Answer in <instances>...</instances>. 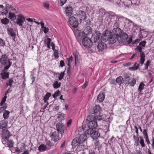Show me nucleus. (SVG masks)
<instances>
[{
  "mask_svg": "<svg viewBox=\"0 0 154 154\" xmlns=\"http://www.w3.org/2000/svg\"><path fill=\"white\" fill-rule=\"evenodd\" d=\"M87 134L85 133L81 135L79 137H76L74 139L72 142V145L73 147L77 146V149L79 151L83 149L84 147L82 145V143L86 141L88 137Z\"/></svg>",
  "mask_w": 154,
  "mask_h": 154,
  "instance_id": "1",
  "label": "nucleus"
},
{
  "mask_svg": "<svg viewBox=\"0 0 154 154\" xmlns=\"http://www.w3.org/2000/svg\"><path fill=\"white\" fill-rule=\"evenodd\" d=\"M13 60L14 61V59H9L8 56L5 54L2 55L0 58V63L1 65L5 66L4 70H7L10 67L12 62L11 61Z\"/></svg>",
  "mask_w": 154,
  "mask_h": 154,
  "instance_id": "2",
  "label": "nucleus"
},
{
  "mask_svg": "<svg viewBox=\"0 0 154 154\" xmlns=\"http://www.w3.org/2000/svg\"><path fill=\"white\" fill-rule=\"evenodd\" d=\"M86 120L89 122L87 124V126L89 128L94 129L97 127L98 125L96 119L93 117V115L88 116Z\"/></svg>",
  "mask_w": 154,
  "mask_h": 154,
  "instance_id": "3",
  "label": "nucleus"
},
{
  "mask_svg": "<svg viewBox=\"0 0 154 154\" xmlns=\"http://www.w3.org/2000/svg\"><path fill=\"white\" fill-rule=\"evenodd\" d=\"M85 133L88 136L91 137L93 139H97L100 136V133L98 131L94 130L93 129L89 128L85 131Z\"/></svg>",
  "mask_w": 154,
  "mask_h": 154,
  "instance_id": "4",
  "label": "nucleus"
},
{
  "mask_svg": "<svg viewBox=\"0 0 154 154\" xmlns=\"http://www.w3.org/2000/svg\"><path fill=\"white\" fill-rule=\"evenodd\" d=\"M142 47L138 46L136 48L135 50L140 53V63L141 66H142L144 64L145 60V54L142 51Z\"/></svg>",
  "mask_w": 154,
  "mask_h": 154,
  "instance_id": "5",
  "label": "nucleus"
},
{
  "mask_svg": "<svg viewBox=\"0 0 154 154\" xmlns=\"http://www.w3.org/2000/svg\"><path fill=\"white\" fill-rule=\"evenodd\" d=\"M112 35L111 32L108 30H107L103 32L101 36V40L102 41L106 42L108 40Z\"/></svg>",
  "mask_w": 154,
  "mask_h": 154,
  "instance_id": "6",
  "label": "nucleus"
},
{
  "mask_svg": "<svg viewBox=\"0 0 154 154\" xmlns=\"http://www.w3.org/2000/svg\"><path fill=\"white\" fill-rule=\"evenodd\" d=\"M94 32L92 33L91 38L94 43H98L100 41L101 34L100 31L97 30H95Z\"/></svg>",
  "mask_w": 154,
  "mask_h": 154,
  "instance_id": "7",
  "label": "nucleus"
},
{
  "mask_svg": "<svg viewBox=\"0 0 154 154\" xmlns=\"http://www.w3.org/2000/svg\"><path fill=\"white\" fill-rule=\"evenodd\" d=\"M92 41L91 39L85 37L82 39V44L85 47L89 48L93 45Z\"/></svg>",
  "mask_w": 154,
  "mask_h": 154,
  "instance_id": "8",
  "label": "nucleus"
},
{
  "mask_svg": "<svg viewBox=\"0 0 154 154\" xmlns=\"http://www.w3.org/2000/svg\"><path fill=\"white\" fill-rule=\"evenodd\" d=\"M128 38L127 34L126 32H122L120 35L118 37V41L119 43H122L126 42Z\"/></svg>",
  "mask_w": 154,
  "mask_h": 154,
  "instance_id": "9",
  "label": "nucleus"
},
{
  "mask_svg": "<svg viewBox=\"0 0 154 154\" xmlns=\"http://www.w3.org/2000/svg\"><path fill=\"white\" fill-rule=\"evenodd\" d=\"M76 15L81 21L85 20L87 18L85 12L82 10H79L76 13Z\"/></svg>",
  "mask_w": 154,
  "mask_h": 154,
  "instance_id": "10",
  "label": "nucleus"
},
{
  "mask_svg": "<svg viewBox=\"0 0 154 154\" xmlns=\"http://www.w3.org/2000/svg\"><path fill=\"white\" fill-rule=\"evenodd\" d=\"M107 13L109 15L111 20H113L115 21L114 25L116 26H118L119 25V23L117 20V18L119 17V15H116L115 13L111 11H108Z\"/></svg>",
  "mask_w": 154,
  "mask_h": 154,
  "instance_id": "11",
  "label": "nucleus"
},
{
  "mask_svg": "<svg viewBox=\"0 0 154 154\" xmlns=\"http://www.w3.org/2000/svg\"><path fill=\"white\" fill-rule=\"evenodd\" d=\"M91 28L89 26H87L85 27L83 31V33H79L78 36L80 37L81 36L82 37V35L84 34L85 35H88L91 33Z\"/></svg>",
  "mask_w": 154,
  "mask_h": 154,
  "instance_id": "12",
  "label": "nucleus"
},
{
  "mask_svg": "<svg viewBox=\"0 0 154 154\" xmlns=\"http://www.w3.org/2000/svg\"><path fill=\"white\" fill-rule=\"evenodd\" d=\"M69 23L73 27H76L78 25V20L73 17H71L69 18Z\"/></svg>",
  "mask_w": 154,
  "mask_h": 154,
  "instance_id": "13",
  "label": "nucleus"
},
{
  "mask_svg": "<svg viewBox=\"0 0 154 154\" xmlns=\"http://www.w3.org/2000/svg\"><path fill=\"white\" fill-rule=\"evenodd\" d=\"M25 20L24 16L21 14H20L18 15L16 23L20 26H22Z\"/></svg>",
  "mask_w": 154,
  "mask_h": 154,
  "instance_id": "14",
  "label": "nucleus"
},
{
  "mask_svg": "<svg viewBox=\"0 0 154 154\" xmlns=\"http://www.w3.org/2000/svg\"><path fill=\"white\" fill-rule=\"evenodd\" d=\"M56 127L58 133H59L62 134L64 132V131L65 129V126L63 124L58 123L57 124Z\"/></svg>",
  "mask_w": 154,
  "mask_h": 154,
  "instance_id": "15",
  "label": "nucleus"
},
{
  "mask_svg": "<svg viewBox=\"0 0 154 154\" xmlns=\"http://www.w3.org/2000/svg\"><path fill=\"white\" fill-rule=\"evenodd\" d=\"M50 137L51 140L54 142H56L60 139L59 134L58 132L56 131L53 132L50 136Z\"/></svg>",
  "mask_w": 154,
  "mask_h": 154,
  "instance_id": "16",
  "label": "nucleus"
},
{
  "mask_svg": "<svg viewBox=\"0 0 154 154\" xmlns=\"http://www.w3.org/2000/svg\"><path fill=\"white\" fill-rule=\"evenodd\" d=\"M96 45L98 44L97 48L99 51H102L104 49L106 48V45L103 42H100L99 43H95Z\"/></svg>",
  "mask_w": 154,
  "mask_h": 154,
  "instance_id": "17",
  "label": "nucleus"
},
{
  "mask_svg": "<svg viewBox=\"0 0 154 154\" xmlns=\"http://www.w3.org/2000/svg\"><path fill=\"white\" fill-rule=\"evenodd\" d=\"M65 13L66 16H71L72 14L73 9L72 7L68 5L65 8Z\"/></svg>",
  "mask_w": 154,
  "mask_h": 154,
  "instance_id": "18",
  "label": "nucleus"
},
{
  "mask_svg": "<svg viewBox=\"0 0 154 154\" xmlns=\"http://www.w3.org/2000/svg\"><path fill=\"white\" fill-rule=\"evenodd\" d=\"M118 20L121 22L123 21L125 25H126L127 24H128L130 23H132L131 20L121 16H119Z\"/></svg>",
  "mask_w": 154,
  "mask_h": 154,
  "instance_id": "19",
  "label": "nucleus"
},
{
  "mask_svg": "<svg viewBox=\"0 0 154 154\" xmlns=\"http://www.w3.org/2000/svg\"><path fill=\"white\" fill-rule=\"evenodd\" d=\"M112 33L114 35L118 37L122 32L121 29L119 27H117L114 28L112 30Z\"/></svg>",
  "mask_w": 154,
  "mask_h": 154,
  "instance_id": "20",
  "label": "nucleus"
},
{
  "mask_svg": "<svg viewBox=\"0 0 154 154\" xmlns=\"http://www.w3.org/2000/svg\"><path fill=\"white\" fill-rule=\"evenodd\" d=\"M8 70L7 69V70H5L4 68L2 70L0 75L1 76V78L2 79H5L9 78V72H7Z\"/></svg>",
  "mask_w": 154,
  "mask_h": 154,
  "instance_id": "21",
  "label": "nucleus"
},
{
  "mask_svg": "<svg viewBox=\"0 0 154 154\" xmlns=\"http://www.w3.org/2000/svg\"><path fill=\"white\" fill-rule=\"evenodd\" d=\"M2 132L3 138L5 139L6 140H7L10 136V133L9 131L5 129L2 131Z\"/></svg>",
  "mask_w": 154,
  "mask_h": 154,
  "instance_id": "22",
  "label": "nucleus"
},
{
  "mask_svg": "<svg viewBox=\"0 0 154 154\" xmlns=\"http://www.w3.org/2000/svg\"><path fill=\"white\" fill-rule=\"evenodd\" d=\"M109 43V44H113L116 43L118 41V37L112 35L108 40Z\"/></svg>",
  "mask_w": 154,
  "mask_h": 154,
  "instance_id": "23",
  "label": "nucleus"
},
{
  "mask_svg": "<svg viewBox=\"0 0 154 154\" xmlns=\"http://www.w3.org/2000/svg\"><path fill=\"white\" fill-rule=\"evenodd\" d=\"M93 114L96 115L99 114L100 113L101 109L100 108V106L98 105H96L93 109Z\"/></svg>",
  "mask_w": 154,
  "mask_h": 154,
  "instance_id": "24",
  "label": "nucleus"
},
{
  "mask_svg": "<svg viewBox=\"0 0 154 154\" xmlns=\"http://www.w3.org/2000/svg\"><path fill=\"white\" fill-rule=\"evenodd\" d=\"M7 31H8V35L11 36L14 39L15 38L16 34L14 33L13 29L12 28H8Z\"/></svg>",
  "mask_w": 154,
  "mask_h": 154,
  "instance_id": "25",
  "label": "nucleus"
},
{
  "mask_svg": "<svg viewBox=\"0 0 154 154\" xmlns=\"http://www.w3.org/2000/svg\"><path fill=\"white\" fill-rule=\"evenodd\" d=\"M8 121L4 120L1 122L0 123V128L2 129L7 127L8 124Z\"/></svg>",
  "mask_w": 154,
  "mask_h": 154,
  "instance_id": "26",
  "label": "nucleus"
},
{
  "mask_svg": "<svg viewBox=\"0 0 154 154\" xmlns=\"http://www.w3.org/2000/svg\"><path fill=\"white\" fill-rule=\"evenodd\" d=\"M51 39L49 38H47V39H45L44 40L45 45H47L48 49H49L50 48V45H51Z\"/></svg>",
  "mask_w": 154,
  "mask_h": 154,
  "instance_id": "27",
  "label": "nucleus"
},
{
  "mask_svg": "<svg viewBox=\"0 0 154 154\" xmlns=\"http://www.w3.org/2000/svg\"><path fill=\"white\" fill-rule=\"evenodd\" d=\"M105 95L103 93H100L98 95L97 97V100L100 102L103 101L104 99Z\"/></svg>",
  "mask_w": 154,
  "mask_h": 154,
  "instance_id": "28",
  "label": "nucleus"
},
{
  "mask_svg": "<svg viewBox=\"0 0 154 154\" xmlns=\"http://www.w3.org/2000/svg\"><path fill=\"white\" fill-rule=\"evenodd\" d=\"M136 79L134 78H133L131 80L129 81L128 82H127L126 84L129 85L131 87H133L136 84Z\"/></svg>",
  "mask_w": 154,
  "mask_h": 154,
  "instance_id": "29",
  "label": "nucleus"
},
{
  "mask_svg": "<svg viewBox=\"0 0 154 154\" xmlns=\"http://www.w3.org/2000/svg\"><path fill=\"white\" fill-rule=\"evenodd\" d=\"M140 66V63L138 64L136 62L134 63V66L129 67V69L132 71H135L138 69L139 66Z\"/></svg>",
  "mask_w": 154,
  "mask_h": 154,
  "instance_id": "30",
  "label": "nucleus"
},
{
  "mask_svg": "<svg viewBox=\"0 0 154 154\" xmlns=\"http://www.w3.org/2000/svg\"><path fill=\"white\" fill-rule=\"evenodd\" d=\"M8 17L13 21L15 20L16 18V17L15 13L11 12H9Z\"/></svg>",
  "mask_w": 154,
  "mask_h": 154,
  "instance_id": "31",
  "label": "nucleus"
},
{
  "mask_svg": "<svg viewBox=\"0 0 154 154\" xmlns=\"http://www.w3.org/2000/svg\"><path fill=\"white\" fill-rule=\"evenodd\" d=\"M124 80L125 81V82L126 83L128 82L130 80V76L128 74H125L124 75Z\"/></svg>",
  "mask_w": 154,
  "mask_h": 154,
  "instance_id": "32",
  "label": "nucleus"
},
{
  "mask_svg": "<svg viewBox=\"0 0 154 154\" xmlns=\"http://www.w3.org/2000/svg\"><path fill=\"white\" fill-rule=\"evenodd\" d=\"M25 149V147L24 145H23L20 148V149H19L17 147H16L15 149V151L14 152H18V153H20L21 152L23 151Z\"/></svg>",
  "mask_w": 154,
  "mask_h": 154,
  "instance_id": "33",
  "label": "nucleus"
},
{
  "mask_svg": "<svg viewBox=\"0 0 154 154\" xmlns=\"http://www.w3.org/2000/svg\"><path fill=\"white\" fill-rule=\"evenodd\" d=\"M145 86V85L143 82H141L140 83L138 90V91L139 93H141L143 89Z\"/></svg>",
  "mask_w": 154,
  "mask_h": 154,
  "instance_id": "34",
  "label": "nucleus"
},
{
  "mask_svg": "<svg viewBox=\"0 0 154 154\" xmlns=\"http://www.w3.org/2000/svg\"><path fill=\"white\" fill-rule=\"evenodd\" d=\"M41 27L42 28H44V32L45 34L47 33L49 31V29L48 28H46L44 26V23L42 21L41 22Z\"/></svg>",
  "mask_w": 154,
  "mask_h": 154,
  "instance_id": "35",
  "label": "nucleus"
},
{
  "mask_svg": "<svg viewBox=\"0 0 154 154\" xmlns=\"http://www.w3.org/2000/svg\"><path fill=\"white\" fill-rule=\"evenodd\" d=\"M51 94L50 93L48 92L45 96L43 100L45 103H47V100L48 99L49 97L51 96Z\"/></svg>",
  "mask_w": 154,
  "mask_h": 154,
  "instance_id": "36",
  "label": "nucleus"
},
{
  "mask_svg": "<svg viewBox=\"0 0 154 154\" xmlns=\"http://www.w3.org/2000/svg\"><path fill=\"white\" fill-rule=\"evenodd\" d=\"M133 138L134 140L135 144H136L137 146H139V137H138V136L136 137L134 135L133 136Z\"/></svg>",
  "mask_w": 154,
  "mask_h": 154,
  "instance_id": "37",
  "label": "nucleus"
},
{
  "mask_svg": "<svg viewBox=\"0 0 154 154\" xmlns=\"http://www.w3.org/2000/svg\"><path fill=\"white\" fill-rule=\"evenodd\" d=\"M53 85V87L54 88H57L60 87L61 83L59 82L58 81H56L54 82Z\"/></svg>",
  "mask_w": 154,
  "mask_h": 154,
  "instance_id": "38",
  "label": "nucleus"
},
{
  "mask_svg": "<svg viewBox=\"0 0 154 154\" xmlns=\"http://www.w3.org/2000/svg\"><path fill=\"white\" fill-rule=\"evenodd\" d=\"M47 149V147L44 144H42L40 145L38 148V149L40 151H44L46 150V149Z\"/></svg>",
  "mask_w": 154,
  "mask_h": 154,
  "instance_id": "39",
  "label": "nucleus"
},
{
  "mask_svg": "<svg viewBox=\"0 0 154 154\" xmlns=\"http://www.w3.org/2000/svg\"><path fill=\"white\" fill-rule=\"evenodd\" d=\"M1 23L5 25L8 24L9 22V20L7 18H4L1 19Z\"/></svg>",
  "mask_w": 154,
  "mask_h": 154,
  "instance_id": "40",
  "label": "nucleus"
},
{
  "mask_svg": "<svg viewBox=\"0 0 154 154\" xmlns=\"http://www.w3.org/2000/svg\"><path fill=\"white\" fill-rule=\"evenodd\" d=\"M45 146L48 149H49L51 146H53V144L52 143L48 140H47L46 141V144Z\"/></svg>",
  "mask_w": 154,
  "mask_h": 154,
  "instance_id": "41",
  "label": "nucleus"
},
{
  "mask_svg": "<svg viewBox=\"0 0 154 154\" xmlns=\"http://www.w3.org/2000/svg\"><path fill=\"white\" fill-rule=\"evenodd\" d=\"M6 146L10 148H11L13 147V143L12 141L11 140H7V141Z\"/></svg>",
  "mask_w": 154,
  "mask_h": 154,
  "instance_id": "42",
  "label": "nucleus"
},
{
  "mask_svg": "<svg viewBox=\"0 0 154 154\" xmlns=\"http://www.w3.org/2000/svg\"><path fill=\"white\" fill-rule=\"evenodd\" d=\"M122 77L121 76H119L118 78H117L116 80V83H118V84L120 85L122 83V81L123 80Z\"/></svg>",
  "mask_w": 154,
  "mask_h": 154,
  "instance_id": "43",
  "label": "nucleus"
},
{
  "mask_svg": "<svg viewBox=\"0 0 154 154\" xmlns=\"http://www.w3.org/2000/svg\"><path fill=\"white\" fill-rule=\"evenodd\" d=\"M151 62V60H148L146 62V63L144 64L145 67L144 69L145 70H147L148 69V66H149L150 63Z\"/></svg>",
  "mask_w": 154,
  "mask_h": 154,
  "instance_id": "44",
  "label": "nucleus"
},
{
  "mask_svg": "<svg viewBox=\"0 0 154 154\" xmlns=\"http://www.w3.org/2000/svg\"><path fill=\"white\" fill-rule=\"evenodd\" d=\"M10 112L8 111H5L4 113L3 116L5 119H7L8 117Z\"/></svg>",
  "mask_w": 154,
  "mask_h": 154,
  "instance_id": "45",
  "label": "nucleus"
},
{
  "mask_svg": "<svg viewBox=\"0 0 154 154\" xmlns=\"http://www.w3.org/2000/svg\"><path fill=\"white\" fill-rule=\"evenodd\" d=\"M139 138L140 140V141H139L140 144L141 145V146H142V147H144L145 146V144H144L143 138V137H140Z\"/></svg>",
  "mask_w": 154,
  "mask_h": 154,
  "instance_id": "46",
  "label": "nucleus"
},
{
  "mask_svg": "<svg viewBox=\"0 0 154 154\" xmlns=\"http://www.w3.org/2000/svg\"><path fill=\"white\" fill-rule=\"evenodd\" d=\"M132 2L131 0H128L127 2L125 1L124 5L127 7L129 8Z\"/></svg>",
  "mask_w": 154,
  "mask_h": 154,
  "instance_id": "47",
  "label": "nucleus"
},
{
  "mask_svg": "<svg viewBox=\"0 0 154 154\" xmlns=\"http://www.w3.org/2000/svg\"><path fill=\"white\" fill-rule=\"evenodd\" d=\"M64 75V72H61L60 73H58L59 80H61L63 77Z\"/></svg>",
  "mask_w": 154,
  "mask_h": 154,
  "instance_id": "48",
  "label": "nucleus"
},
{
  "mask_svg": "<svg viewBox=\"0 0 154 154\" xmlns=\"http://www.w3.org/2000/svg\"><path fill=\"white\" fill-rule=\"evenodd\" d=\"M60 94V91L59 90H57L56 92H55L54 94H53V97L54 98H56Z\"/></svg>",
  "mask_w": 154,
  "mask_h": 154,
  "instance_id": "49",
  "label": "nucleus"
},
{
  "mask_svg": "<svg viewBox=\"0 0 154 154\" xmlns=\"http://www.w3.org/2000/svg\"><path fill=\"white\" fill-rule=\"evenodd\" d=\"M13 82V81L12 79L11 78L9 79V81L6 84L10 86V87H11L12 86V84Z\"/></svg>",
  "mask_w": 154,
  "mask_h": 154,
  "instance_id": "50",
  "label": "nucleus"
},
{
  "mask_svg": "<svg viewBox=\"0 0 154 154\" xmlns=\"http://www.w3.org/2000/svg\"><path fill=\"white\" fill-rule=\"evenodd\" d=\"M7 97V96H5L4 97L2 98L0 103L1 106H2L5 103V101H6Z\"/></svg>",
  "mask_w": 154,
  "mask_h": 154,
  "instance_id": "51",
  "label": "nucleus"
},
{
  "mask_svg": "<svg viewBox=\"0 0 154 154\" xmlns=\"http://www.w3.org/2000/svg\"><path fill=\"white\" fill-rule=\"evenodd\" d=\"M143 133L144 135V138H146V137H148V134L147 133L146 129H144Z\"/></svg>",
  "mask_w": 154,
  "mask_h": 154,
  "instance_id": "52",
  "label": "nucleus"
},
{
  "mask_svg": "<svg viewBox=\"0 0 154 154\" xmlns=\"http://www.w3.org/2000/svg\"><path fill=\"white\" fill-rule=\"evenodd\" d=\"M146 43V41H142L139 43V45L140 46L142 47H144Z\"/></svg>",
  "mask_w": 154,
  "mask_h": 154,
  "instance_id": "53",
  "label": "nucleus"
},
{
  "mask_svg": "<svg viewBox=\"0 0 154 154\" xmlns=\"http://www.w3.org/2000/svg\"><path fill=\"white\" fill-rule=\"evenodd\" d=\"M0 45L1 46L3 47H4L5 45V41L1 38H0Z\"/></svg>",
  "mask_w": 154,
  "mask_h": 154,
  "instance_id": "54",
  "label": "nucleus"
},
{
  "mask_svg": "<svg viewBox=\"0 0 154 154\" xmlns=\"http://www.w3.org/2000/svg\"><path fill=\"white\" fill-rule=\"evenodd\" d=\"M9 11V10H8L6 9L4 11V10H3V11L1 13V14H2V15H6L8 14V11Z\"/></svg>",
  "mask_w": 154,
  "mask_h": 154,
  "instance_id": "55",
  "label": "nucleus"
},
{
  "mask_svg": "<svg viewBox=\"0 0 154 154\" xmlns=\"http://www.w3.org/2000/svg\"><path fill=\"white\" fill-rule=\"evenodd\" d=\"M93 117H95V118H96L97 121V120L100 121L102 119V116H93Z\"/></svg>",
  "mask_w": 154,
  "mask_h": 154,
  "instance_id": "56",
  "label": "nucleus"
},
{
  "mask_svg": "<svg viewBox=\"0 0 154 154\" xmlns=\"http://www.w3.org/2000/svg\"><path fill=\"white\" fill-rule=\"evenodd\" d=\"M12 6L11 5H10L6 3V8H5V9L9 10L11 9V8Z\"/></svg>",
  "mask_w": 154,
  "mask_h": 154,
  "instance_id": "57",
  "label": "nucleus"
},
{
  "mask_svg": "<svg viewBox=\"0 0 154 154\" xmlns=\"http://www.w3.org/2000/svg\"><path fill=\"white\" fill-rule=\"evenodd\" d=\"M54 51V55L55 58H57L58 57V51L57 50H55Z\"/></svg>",
  "mask_w": 154,
  "mask_h": 154,
  "instance_id": "58",
  "label": "nucleus"
},
{
  "mask_svg": "<svg viewBox=\"0 0 154 154\" xmlns=\"http://www.w3.org/2000/svg\"><path fill=\"white\" fill-rule=\"evenodd\" d=\"M59 118L61 120H64V119L65 114H64L62 113L61 114H59Z\"/></svg>",
  "mask_w": 154,
  "mask_h": 154,
  "instance_id": "59",
  "label": "nucleus"
},
{
  "mask_svg": "<svg viewBox=\"0 0 154 154\" xmlns=\"http://www.w3.org/2000/svg\"><path fill=\"white\" fill-rule=\"evenodd\" d=\"M109 82L110 84H112L113 85H115L116 84V80L115 81L114 79H110L109 80Z\"/></svg>",
  "mask_w": 154,
  "mask_h": 154,
  "instance_id": "60",
  "label": "nucleus"
},
{
  "mask_svg": "<svg viewBox=\"0 0 154 154\" xmlns=\"http://www.w3.org/2000/svg\"><path fill=\"white\" fill-rule=\"evenodd\" d=\"M67 0H60V5L61 6H63L66 2Z\"/></svg>",
  "mask_w": 154,
  "mask_h": 154,
  "instance_id": "61",
  "label": "nucleus"
},
{
  "mask_svg": "<svg viewBox=\"0 0 154 154\" xmlns=\"http://www.w3.org/2000/svg\"><path fill=\"white\" fill-rule=\"evenodd\" d=\"M140 41L139 38L137 39L136 40L134 41L132 43V45H134L138 43Z\"/></svg>",
  "mask_w": 154,
  "mask_h": 154,
  "instance_id": "62",
  "label": "nucleus"
},
{
  "mask_svg": "<svg viewBox=\"0 0 154 154\" xmlns=\"http://www.w3.org/2000/svg\"><path fill=\"white\" fill-rule=\"evenodd\" d=\"M44 6L45 8L47 9H48L49 7V5L48 3L45 2L44 3Z\"/></svg>",
  "mask_w": 154,
  "mask_h": 154,
  "instance_id": "63",
  "label": "nucleus"
},
{
  "mask_svg": "<svg viewBox=\"0 0 154 154\" xmlns=\"http://www.w3.org/2000/svg\"><path fill=\"white\" fill-rule=\"evenodd\" d=\"M9 11V12H13L14 13H15V12H16L15 9L12 6L11 7V9Z\"/></svg>",
  "mask_w": 154,
  "mask_h": 154,
  "instance_id": "64",
  "label": "nucleus"
}]
</instances>
